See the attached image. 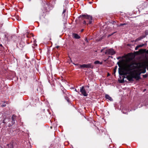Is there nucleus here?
I'll use <instances>...</instances> for the list:
<instances>
[{
  "label": "nucleus",
  "instance_id": "obj_1",
  "mask_svg": "<svg viewBox=\"0 0 148 148\" xmlns=\"http://www.w3.org/2000/svg\"><path fill=\"white\" fill-rule=\"evenodd\" d=\"M143 65L139 63H132L129 65L125 69V71L126 72V73L127 74H131L132 73V70L136 69H140L143 68Z\"/></svg>",
  "mask_w": 148,
  "mask_h": 148
},
{
  "label": "nucleus",
  "instance_id": "obj_2",
  "mask_svg": "<svg viewBox=\"0 0 148 148\" xmlns=\"http://www.w3.org/2000/svg\"><path fill=\"white\" fill-rule=\"evenodd\" d=\"M146 70L144 69L143 71L140 73L137 72H133L130 75H129L127 76V78L130 81H133V78L138 80L140 79V75L141 73H145L146 72Z\"/></svg>",
  "mask_w": 148,
  "mask_h": 148
},
{
  "label": "nucleus",
  "instance_id": "obj_3",
  "mask_svg": "<svg viewBox=\"0 0 148 148\" xmlns=\"http://www.w3.org/2000/svg\"><path fill=\"white\" fill-rule=\"evenodd\" d=\"M84 18L83 19L86 20V21L84 20L83 21V23L84 24H90L92 22V16L90 15L87 14H84L80 15L79 16V18Z\"/></svg>",
  "mask_w": 148,
  "mask_h": 148
},
{
  "label": "nucleus",
  "instance_id": "obj_4",
  "mask_svg": "<svg viewBox=\"0 0 148 148\" xmlns=\"http://www.w3.org/2000/svg\"><path fill=\"white\" fill-rule=\"evenodd\" d=\"M16 46L17 47L21 50H22L25 46V43L22 40L21 38H20V39H19V40H17Z\"/></svg>",
  "mask_w": 148,
  "mask_h": 148
},
{
  "label": "nucleus",
  "instance_id": "obj_5",
  "mask_svg": "<svg viewBox=\"0 0 148 148\" xmlns=\"http://www.w3.org/2000/svg\"><path fill=\"white\" fill-rule=\"evenodd\" d=\"M62 91L64 94L65 99L67 101V102L69 103L70 99L69 97L70 96V94L68 92H66V90L64 88H63L62 89Z\"/></svg>",
  "mask_w": 148,
  "mask_h": 148
},
{
  "label": "nucleus",
  "instance_id": "obj_6",
  "mask_svg": "<svg viewBox=\"0 0 148 148\" xmlns=\"http://www.w3.org/2000/svg\"><path fill=\"white\" fill-rule=\"evenodd\" d=\"M122 61H119L117 62V64L119 67V74L121 75H126V73L124 72V71L122 68H121V65L120 63Z\"/></svg>",
  "mask_w": 148,
  "mask_h": 148
},
{
  "label": "nucleus",
  "instance_id": "obj_7",
  "mask_svg": "<svg viewBox=\"0 0 148 148\" xmlns=\"http://www.w3.org/2000/svg\"><path fill=\"white\" fill-rule=\"evenodd\" d=\"M122 61H119L117 62V64L119 67V74L121 75H126V73L124 72V71L122 68H121V65L120 63Z\"/></svg>",
  "mask_w": 148,
  "mask_h": 148
},
{
  "label": "nucleus",
  "instance_id": "obj_8",
  "mask_svg": "<svg viewBox=\"0 0 148 148\" xmlns=\"http://www.w3.org/2000/svg\"><path fill=\"white\" fill-rule=\"evenodd\" d=\"M115 53V52L114 50L112 49H107L105 53L106 54L112 55Z\"/></svg>",
  "mask_w": 148,
  "mask_h": 148
},
{
  "label": "nucleus",
  "instance_id": "obj_9",
  "mask_svg": "<svg viewBox=\"0 0 148 148\" xmlns=\"http://www.w3.org/2000/svg\"><path fill=\"white\" fill-rule=\"evenodd\" d=\"M80 92L84 96L86 97L88 95V94L86 92L85 89H84V86H83L80 88Z\"/></svg>",
  "mask_w": 148,
  "mask_h": 148
},
{
  "label": "nucleus",
  "instance_id": "obj_10",
  "mask_svg": "<svg viewBox=\"0 0 148 148\" xmlns=\"http://www.w3.org/2000/svg\"><path fill=\"white\" fill-rule=\"evenodd\" d=\"M80 67L81 68H90L92 69L93 68V66L91 64H83L80 65Z\"/></svg>",
  "mask_w": 148,
  "mask_h": 148
},
{
  "label": "nucleus",
  "instance_id": "obj_11",
  "mask_svg": "<svg viewBox=\"0 0 148 148\" xmlns=\"http://www.w3.org/2000/svg\"><path fill=\"white\" fill-rule=\"evenodd\" d=\"M12 124H9V127H10L13 124H14L15 123V116L13 115L12 117Z\"/></svg>",
  "mask_w": 148,
  "mask_h": 148
},
{
  "label": "nucleus",
  "instance_id": "obj_12",
  "mask_svg": "<svg viewBox=\"0 0 148 148\" xmlns=\"http://www.w3.org/2000/svg\"><path fill=\"white\" fill-rule=\"evenodd\" d=\"M10 119H11L10 118H9L8 117L4 118L3 120L2 121V123H4L5 124H6V123H8V122L9 121Z\"/></svg>",
  "mask_w": 148,
  "mask_h": 148
},
{
  "label": "nucleus",
  "instance_id": "obj_13",
  "mask_svg": "<svg viewBox=\"0 0 148 148\" xmlns=\"http://www.w3.org/2000/svg\"><path fill=\"white\" fill-rule=\"evenodd\" d=\"M20 38H17L16 36L15 35H13L11 36V38L12 39V40H14V41H16L17 40H19V39H20Z\"/></svg>",
  "mask_w": 148,
  "mask_h": 148
},
{
  "label": "nucleus",
  "instance_id": "obj_14",
  "mask_svg": "<svg viewBox=\"0 0 148 148\" xmlns=\"http://www.w3.org/2000/svg\"><path fill=\"white\" fill-rule=\"evenodd\" d=\"M73 37L75 39H79L80 38V37L77 34L75 33H73L72 34Z\"/></svg>",
  "mask_w": 148,
  "mask_h": 148
},
{
  "label": "nucleus",
  "instance_id": "obj_15",
  "mask_svg": "<svg viewBox=\"0 0 148 148\" xmlns=\"http://www.w3.org/2000/svg\"><path fill=\"white\" fill-rule=\"evenodd\" d=\"M105 97L106 99H108L110 101H113L112 99L108 94H106L105 95Z\"/></svg>",
  "mask_w": 148,
  "mask_h": 148
},
{
  "label": "nucleus",
  "instance_id": "obj_16",
  "mask_svg": "<svg viewBox=\"0 0 148 148\" xmlns=\"http://www.w3.org/2000/svg\"><path fill=\"white\" fill-rule=\"evenodd\" d=\"M94 63L95 64H103V62H100L98 60H97L94 62Z\"/></svg>",
  "mask_w": 148,
  "mask_h": 148
},
{
  "label": "nucleus",
  "instance_id": "obj_17",
  "mask_svg": "<svg viewBox=\"0 0 148 148\" xmlns=\"http://www.w3.org/2000/svg\"><path fill=\"white\" fill-rule=\"evenodd\" d=\"M145 37V36H140L136 40V41H138L142 39L143 38Z\"/></svg>",
  "mask_w": 148,
  "mask_h": 148
},
{
  "label": "nucleus",
  "instance_id": "obj_18",
  "mask_svg": "<svg viewBox=\"0 0 148 148\" xmlns=\"http://www.w3.org/2000/svg\"><path fill=\"white\" fill-rule=\"evenodd\" d=\"M147 45L146 43H145V44H141V45H138V46L139 48V47H143V46H144V45Z\"/></svg>",
  "mask_w": 148,
  "mask_h": 148
},
{
  "label": "nucleus",
  "instance_id": "obj_19",
  "mask_svg": "<svg viewBox=\"0 0 148 148\" xmlns=\"http://www.w3.org/2000/svg\"><path fill=\"white\" fill-rule=\"evenodd\" d=\"M117 68V66H115V68L114 69V73H115L116 72V69Z\"/></svg>",
  "mask_w": 148,
  "mask_h": 148
},
{
  "label": "nucleus",
  "instance_id": "obj_20",
  "mask_svg": "<svg viewBox=\"0 0 148 148\" xmlns=\"http://www.w3.org/2000/svg\"><path fill=\"white\" fill-rule=\"evenodd\" d=\"M66 10L65 9H64L63 12H62V15H63L65 12H66Z\"/></svg>",
  "mask_w": 148,
  "mask_h": 148
},
{
  "label": "nucleus",
  "instance_id": "obj_21",
  "mask_svg": "<svg viewBox=\"0 0 148 148\" xmlns=\"http://www.w3.org/2000/svg\"><path fill=\"white\" fill-rule=\"evenodd\" d=\"M6 106V104H2L1 105V106L2 107H4L5 106Z\"/></svg>",
  "mask_w": 148,
  "mask_h": 148
},
{
  "label": "nucleus",
  "instance_id": "obj_22",
  "mask_svg": "<svg viewBox=\"0 0 148 148\" xmlns=\"http://www.w3.org/2000/svg\"><path fill=\"white\" fill-rule=\"evenodd\" d=\"M16 19L18 21H20L21 20V18H19V17H18L17 18H16Z\"/></svg>",
  "mask_w": 148,
  "mask_h": 148
},
{
  "label": "nucleus",
  "instance_id": "obj_23",
  "mask_svg": "<svg viewBox=\"0 0 148 148\" xmlns=\"http://www.w3.org/2000/svg\"><path fill=\"white\" fill-rule=\"evenodd\" d=\"M64 3H68V0H65L64 1Z\"/></svg>",
  "mask_w": 148,
  "mask_h": 148
},
{
  "label": "nucleus",
  "instance_id": "obj_24",
  "mask_svg": "<svg viewBox=\"0 0 148 148\" xmlns=\"http://www.w3.org/2000/svg\"><path fill=\"white\" fill-rule=\"evenodd\" d=\"M139 48V47L138 46V45H137L136 47H135V49L136 50H137L138 48Z\"/></svg>",
  "mask_w": 148,
  "mask_h": 148
},
{
  "label": "nucleus",
  "instance_id": "obj_25",
  "mask_svg": "<svg viewBox=\"0 0 148 148\" xmlns=\"http://www.w3.org/2000/svg\"><path fill=\"white\" fill-rule=\"evenodd\" d=\"M141 101H139L138 102V106H139V105H140V104H141Z\"/></svg>",
  "mask_w": 148,
  "mask_h": 148
},
{
  "label": "nucleus",
  "instance_id": "obj_26",
  "mask_svg": "<svg viewBox=\"0 0 148 148\" xmlns=\"http://www.w3.org/2000/svg\"><path fill=\"white\" fill-rule=\"evenodd\" d=\"M143 76L144 77H145V78H146L147 77V75H143Z\"/></svg>",
  "mask_w": 148,
  "mask_h": 148
},
{
  "label": "nucleus",
  "instance_id": "obj_27",
  "mask_svg": "<svg viewBox=\"0 0 148 148\" xmlns=\"http://www.w3.org/2000/svg\"><path fill=\"white\" fill-rule=\"evenodd\" d=\"M121 58H121V57H120V56H119V57H118L117 58V59L119 60V59H120Z\"/></svg>",
  "mask_w": 148,
  "mask_h": 148
},
{
  "label": "nucleus",
  "instance_id": "obj_28",
  "mask_svg": "<svg viewBox=\"0 0 148 148\" xmlns=\"http://www.w3.org/2000/svg\"><path fill=\"white\" fill-rule=\"evenodd\" d=\"M123 23H122V24H120L119 25V26H123Z\"/></svg>",
  "mask_w": 148,
  "mask_h": 148
},
{
  "label": "nucleus",
  "instance_id": "obj_29",
  "mask_svg": "<svg viewBox=\"0 0 148 148\" xmlns=\"http://www.w3.org/2000/svg\"><path fill=\"white\" fill-rule=\"evenodd\" d=\"M75 91H76V92H77L79 94V92L78 91H77V90H76V89H75Z\"/></svg>",
  "mask_w": 148,
  "mask_h": 148
},
{
  "label": "nucleus",
  "instance_id": "obj_30",
  "mask_svg": "<svg viewBox=\"0 0 148 148\" xmlns=\"http://www.w3.org/2000/svg\"><path fill=\"white\" fill-rule=\"evenodd\" d=\"M143 106V104H142L140 106H139V108H140V107H142Z\"/></svg>",
  "mask_w": 148,
  "mask_h": 148
},
{
  "label": "nucleus",
  "instance_id": "obj_31",
  "mask_svg": "<svg viewBox=\"0 0 148 148\" xmlns=\"http://www.w3.org/2000/svg\"><path fill=\"white\" fill-rule=\"evenodd\" d=\"M47 12L46 10H45L44 11H43V13H44L45 12Z\"/></svg>",
  "mask_w": 148,
  "mask_h": 148
},
{
  "label": "nucleus",
  "instance_id": "obj_32",
  "mask_svg": "<svg viewBox=\"0 0 148 148\" xmlns=\"http://www.w3.org/2000/svg\"><path fill=\"white\" fill-rule=\"evenodd\" d=\"M86 86H87V87L88 88L89 87V84H88V85H87Z\"/></svg>",
  "mask_w": 148,
  "mask_h": 148
},
{
  "label": "nucleus",
  "instance_id": "obj_33",
  "mask_svg": "<svg viewBox=\"0 0 148 148\" xmlns=\"http://www.w3.org/2000/svg\"><path fill=\"white\" fill-rule=\"evenodd\" d=\"M123 25H126V24H125V23H123Z\"/></svg>",
  "mask_w": 148,
  "mask_h": 148
},
{
  "label": "nucleus",
  "instance_id": "obj_34",
  "mask_svg": "<svg viewBox=\"0 0 148 148\" xmlns=\"http://www.w3.org/2000/svg\"><path fill=\"white\" fill-rule=\"evenodd\" d=\"M0 47H2V45L1 44H0Z\"/></svg>",
  "mask_w": 148,
  "mask_h": 148
},
{
  "label": "nucleus",
  "instance_id": "obj_35",
  "mask_svg": "<svg viewBox=\"0 0 148 148\" xmlns=\"http://www.w3.org/2000/svg\"><path fill=\"white\" fill-rule=\"evenodd\" d=\"M86 41L87 42H88V40H87L86 39Z\"/></svg>",
  "mask_w": 148,
  "mask_h": 148
},
{
  "label": "nucleus",
  "instance_id": "obj_36",
  "mask_svg": "<svg viewBox=\"0 0 148 148\" xmlns=\"http://www.w3.org/2000/svg\"><path fill=\"white\" fill-rule=\"evenodd\" d=\"M32 36H34L33 34H32Z\"/></svg>",
  "mask_w": 148,
  "mask_h": 148
},
{
  "label": "nucleus",
  "instance_id": "obj_37",
  "mask_svg": "<svg viewBox=\"0 0 148 148\" xmlns=\"http://www.w3.org/2000/svg\"><path fill=\"white\" fill-rule=\"evenodd\" d=\"M27 38H29V36H27Z\"/></svg>",
  "mask_w": 148,
  "mask_h": 148
},
{
  "label": "nucleus",
  "instance_id": "obj_38",
  "mask_svg": "<svg viewBox=\"0 0 148 148\" xmlns=\"http://www.w3.org/2000/svg\"><path fill=\"white\" fill-rule=\"evenodd\" d=\"M83 29H82V31H81L82 32L83 31Z\"/></svg>",
  "mask_w": 148,
  "mask_h": 148
},
{
  "label": "nucleus",
  "instance_id": "obj_39",
  "mask_svg": "<svg viewBox=\"0 0 148 148\" xmlns=\"http://www.w3.org/2000/svg\"><path fill=\"white\" fill-rule=\"evenodd\" d=\"M123 113H124V114H126V113H125V112H123Z\"/></svg>",
  "mask_w": 148,
  "mask_h": 148
},
{
  "label": "nucleus",
  "instance_id": "obj_40",
  "mask_svg": "<svg viewBox=\"0 0 148 148\" xmlns=\"http://www.w3.org/2000/svg\"><path fill=\"white\" fill-rule=\"evenodd\" d=\"M90 3H92V2H90Z\"/></svg>",
  "mask_w": 148,
  "mask_h": 148
},
{
  "label": "nucleus",
  "instance_id": "obj_41",
  "mask_svg": "<svg viewBox=\"0 0 148 148\" xmlns=\"http://www.w3.org/2000/svg\"><path fill=\"white\" fill-rule=\"evenodd\" d=\"M145 106H146V104H145Z\"/></svg>",
  "mask_w": 148,
  "mask_h": 148
}]
</instances>
